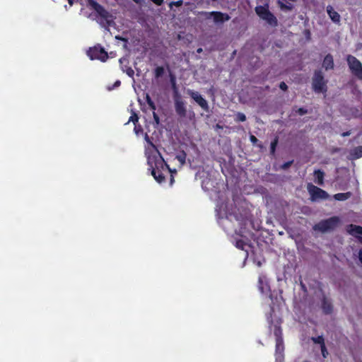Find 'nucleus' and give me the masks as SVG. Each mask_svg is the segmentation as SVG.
Returning a JSON list of instances; mask_svg holds the SVG:
<instances>
[{"label": "nucleus", "instance_id": "obj_1", "mask_svg": "<svg viewBox=\"0 0 362 362\" xmlns=\"http://www.w3.org/2000/svg\"><path fill=\"white\" fill-rule=\"evenodd\" d=\"M92 9L95 11V20L104 28L115 24L113 16L104 7L92 0Z\"/></svg>", "mask_w": 362, "mask_h": 362}, {"label": "nucleus", "instance_id": "obj_2", "mask_svg": "<svg viewBox=\"0 0 362 362\" xmlns=\"http://www.w3.org/2000/svg\"><path fill=\"white\" fill-rule=\"evenodd\" d=\"M339 218L333 216L326 220H322L313 226V230H318L322 233L333 230L338 225Z\"/></svg>", "mask_w": 362, "mask_h": 362}, {"label": "nucleus", "instance_id": "obj_3", "mask_svg": "<svg viewBox=\"0 0 362 362\" xmlns=\"http://www.w3.org/2000/svg\"><path fill=\"white\" fill-rule=\"evenodd\" d=\"M256 13L259 16L260 18L265 21L268 24L272 26H276L277 25L276 18L269 11L268 4L264 6H257L255 8Z\"/></svg>", "mask_w": 362, "mask_h": 362}, {"label": "nucleus", "instance_id": "obj_4", "mask_svg": "<svg viewBox=\"0 0 362 362\" xmlns=\"http://www.w3.org/2000/svg\"><path fill=\"white\" fill-rule=\"evenodd\" d=\"M346 61L351 74L359 80H362L361 62L356 57L351 54L346 57Z\"/></svg>", "mask_w": 362, "mask_h": 362}, {"label": "nucleus", "instance_id": "obj_5", "mask_svg": "<svg viewBox=\"0 0 362 362\" xmlns=\"http://www.w3.org/2000/svg\"><path fill=\"white\" fill-rule=\"evenodd\" d=\"M313 88L316 93H324L327 91L326 81L324 79L321 71H315L313 78Z\"/></svg>", "mask_w": 362, "mask_h": 362}, {"label": "nucleus", "instance_id": "obj_6", "mask_svg": "<svg viewBox=\"0 0 362 362\" xmlns=\"http://www.w3.org/2000/svg\"><path fill=\"white\" fill-rule=\"evenodd\" d=\"M307 189L311 196L312 200L313 201L317 199H326L329 197V194L325 190L313 185V184H308Z\"/></svg>", "mask_w": 362, "mask_h": 362}, {"label": "nucleus", "instance_id": "obj_7", "mask_svg": "<svg viewBox=\"0 0 362 362\" xmlns=\"http://www.w3.org/2000/svg\"><path fill=\"white\" fill-rule=\"evenodd\" d=\"M187 93L204 111H209L208 102L199 92L188 89Z\"/></svg>", "mask_w": 362, "mask_h": 362}, {"label": "nucleus", "instance_id": "obj_8", "mask_svg": "<svg viewBox=\"0 0 362 362\" xmlns=\"http://www.w3.org/2000/svg\"><path fill=\"white\" fill-rule=\"evenodd\" d=\"M174 107L176 114L180 119H184L187 117L186 103L182 98L177 96V99L174 101Z\"/></svg>", "mask_w": 362, "mask_h": 362}, {"label": "nucleus", "instance_id": "obj_9", "mask_svg": "<svg viewBox=\"0 0 362 362\" xmlns=\"http://www.w3.org/2000/svg\"><path fill=\"white\" fill-rule=\"evenodd\" d=\"M108 58L107 52L100 45H95L92 47V59H97L102 62H105Z\"/></svg>", "mask_w": 362, "mask_h": 362}, {"label": "nucleus", "instance_id": "obj_10", "mask_svg": "<svg viewBox=\"0 0 362 362\" xmlns=\"http://www.w3.org/2000/svg\"><path fill=\"white\" fill-rule=\"evenodd\" d=\"M347 230L349 234L358 238L360 240V241L362 243V227L361 226H356L354 224H350L348 226Z\"/></svg>", "mask_w": 362, "mask_h": 362}, {"label": "nucleus", "instance_id": "obj_11", "mask_svg": "<svg viewBox=\"0 0 362 362\" xmlns=\"http://www.w3.org/2000/svg\"><path fill=\"white\" fill-rule=\"evenodd\" d=\"M83 1L79 16L82 18H89L90 17V0H83Z\"/></svg>", "mask_w": 362, "mask_h": 362}, {"label": "nucleus", "instance_id": "obj_12", "mask_svg": "<svg viewBox=\"0 0 362 362\" xmlns=\"http://www.w3.org/2000/svg\"><path fill=\"white\" fill-rule=\"evenodd\" d=\"M213 18L214 22L216 24L223 23L230 19V16L227 13L220 11H216Z\"/></svg>", "mask_w": 362, "mask_h": 362}, {"label": "nucleus", "instance_id": "obj_13", "mask_svg": "<svg viewBox=\"0 0 362 362\" xmlns=\"http://www.w3.org/2000/svg\"><path fill=\"white\" fill-rule=\"evenodd\" d=\"M148 163L149 164V165L151 166V168H152V170H151V175L153 176V177L155 178V180L158 182L159 183L163 182L165 180V176L158 170H156L153 165H152V160H151V158H149L148 159Z\"/></svg>", "mask_w": 362, "mask_h": 362}, {"label": "nucleus", "instance_id": "obj_14", "mask_svg": "<svg viewBox=\"0 0 362 362\" xmlns=\"http://www.w3.org/2000/svg\"><path fill=\"white\" fill-rule=\"evenodd\" d=\"M327 12L334 23H339L340 22V15L334 10L332 6H327Z\"/></svg>", "mask_w": 362, "mask_h": 362}, {"label": "nucleus", "instance_id": "obj_15", "mask_svg": "<svg viewBox=\"0 0 362 362\" xmlns=\"http://www.w3.org/2000/svg\"><path fill=\"white\" fill-rule=\"evenodd\" d=\"M351 159L355 160L362 157V146L351 149L349 152Z\"/></svg>", "mask_w": 362, "mask_h": 362}, {"label": "nucleus", "instance_id": "obj_16", "mask_svg": "<svg viewBox=\"0 0 362 362\" xmlns=\"http://www.w3.org/2000/svg\"><path fill=\"white\" fill-rule=\"evenodd\" d=\"M323 67L326 69H332L334 68V60L331 54H327L325 57L322 63Z\"/></svg>", "mask_w": 362, "mask_h": 362}, {"label": "nucleus", "instance_id": "obj_17", "mask_svg": "<svg viewBox=\"0 0 362 362\" xmlns=\"http://www.w3.org/2000/svg\"><path fill=\"white\" fill-rule=\"evenodd\" d=\"M314 175L315 177V182L319 185H322L324 183V182H323L324 175H325L324 172H322L320 170H316L314 171Z\"/></svg>", "mask_w": 362, "mask_h": 362}, {"label": "nucleus", "instance_id": "obj_18", "mask_svg": "<svg viewBox=\"0 0 362 362\" xmlns=\"http://www.w3.org/2000/svg\"><path fill=\"white\" fill-rule=\"evenodd\" d=\"M322 310L325 313L329 314L332 312V305L327 299L324 298L322 300Z\"/></svg>", "mask_w": 362, "mask_h": 362}, {"label": "nucleus", "instance_id": "obj_19", "mask_svg": "<svg viewBox=\"0 0 362 362\" xmlns=\"http://www.w3.org/2000/svg\"><path fill=\"white\" fill-rule=\"evenodd\" d=\"M351 196V192H346V193H338L336 194L334 197L336 200L338 201H344L348 199Z\"/></svg>", "mask_w": 362, "mask_h": 362}, {"label": "nucleus", "instance_id": "obj_20", "mask_svg": "<svg viewBox=\"0 0 362 362\" xmlns=\"http://www.w3.org/2000/svg\"><path fill=\"white\" fill-rule=\"evenodd\" d=\"M186 157L187 154L182 151L176 155L175 158L180 163L181 166H182L185 164Z\"/></svg>", "mask_w": 362, "mask_h": 362}, {"label": "nucleus", "instance_id": "obj_21", "mask_svg": "<svg viewBox=\"0 0 362 362\" xmlns=\"http://www.w3.org/2000/svg\"><path fill=\"white\" fill-rule=\"evenodd\" d=\"M265 280L266 279L264 276H259V288L262 293H264L265 289L267 288V284L265 282Z\"/></svg>", "mask_w": 362, "mask_h": 362}, {"label": "nucleus", "instance_id": "obj_22", "mask_svg": "<svg viewBox=\"0 0 362 362\" xmlns=\"http://www.w3.org/2000/svg\"><path fill=\"white\" fill-rule=\"evenodd\" d=\"M276 351L277 353H281L284 349L282 338H278L277 339H276Z\"/></svg>", "mask_w": 362, "mask_h": 362}, {"label": "nucleus", "instance_id": "obj_23", "mask_svg": "<svg viewBox=\"0 0 362 362\" xmlns=\"http://www.w3.org/2000/svg\"><path fill=\"white\" fill-rule=\"evenodd\" d=\"M235 120L236 122H245L246 120V116L243 112H237L235 114Z\"/></svg>", "mask_w": 362, "mask_h": 362}, {"label": "nucleus", "instance_id": "obj_24", "mask_svg": "<svg viewBox=\"0 0 362 362\" xmlns=\"http://www.w3.org/2000/svg\"><path fill=\"white\" fill-rule=\"evenodd\" d=\"M311 339L315 344H320V346H322V344H325V341L322 336H319L317 337H312Z\"/></svg>", "mask_w": 362, "mask_h": 362}, {"label": "nucleus", "instance_id": "obj_25", "mask_svg": "<svg viewBox=\"0 0 362 362\" xmlns=\"http://www.w3.org/2000/svg\"><path fill=\"white\" fill-rule=\"evenodd\" d=\"M163 74H164V69H163V67L158 66L155 69V76H156V78H159V77L162 76Z\"/></svg>", "mask_w": 362, "mask_h": 362}, {"label": "nucleus", "instance_id": "obj_26", "mask_svg": "<svg viewBox=\"0 0 362 362\" xmlns=\"http://www.w3.org/2000/svg\"><path fill=\"white\" fill-rule=\"evenodd\" d=\"M279 4L280 8L282 10H288V11H290V10L292 9V5L291 4H289L288 5H286V4H284L282 1H279Z\"/></svg>", "mask_w": 362, "mask_h": 362}, {"label": "nucleus", "instance_id": "obj_27", "mask_svg": "<svg viewBox=\"0 0 362 362\" xmlns=\"http://www.w3.org/2000/svg\"><path fill=\"white\" fill-rule=\"evenodd\" d=\"M146 102H147L148 105L150 106V107L153 110H156V105H155L154 103L152 101V100L151 99V98H150V96L148 95H146Z\"/></svg>", "mask_w": 362, "mask_h": 362}, {"label": "nucleus", "instance_id": "obj_28", "mask_svg": "<svg viewBox=\"0 0 362 362\" xmlns=\"http://www.w3.org/2000/svg\"><path fill=\"white\" fill-rule=\"evenodd\" d=\"M173 90H174L173 100L175 101V100H177V96H179L180 98H182V96L180 94V93L178 92V90H177V88L175 86V83H173Z\"/></svg>", "mask_w": 362, "mask_h": 362}, {"label": "nucleus", "instance_id": "obj_29", "mask_svg": "<svg viewBox=\"0 0 362 362\" xmlns=\"http://www.w3.org/2000/svg\"><path fill=\"white\" fill-rule=\"evenodd\" d=\"M216 13V11H211V12L203 11L201 13V14L204 16L205 18L209 19L211 18H214V14H213V13Z\"/></svg>", "mask_w": 362, "mask_h": 362}, {"label": "nucleus", "instance_id": "obj_30", "mask_svg": "<svg viewBox=\"0 0 362 362\" xmlns=\"http://www.w3.org/2000/svg\"><path fill=\"white\" fill-rule=\"evenodd\" d=\"M278 143V139L276 138L272 143H271V153L274 154L275 152V149Z\"/></svg>", "mask_w": 362, "mask_h": 362}, {"label": "nucleus", "instance_id": "obj_31", "mask_svg": "<svg viewBox=\"0 0 362 362\" xmlns=\"http://www.w3.org/2000/svg\"><path fill=\"white\" fill-rule=\"evenodd\" d=\"M164 163V160L161 156H160L158 158L155 159V165L156 168H158L159 165H163Z\"/></svg>", "mask_w": 362, "mask_h": 362}, {"label": "nucleus", "instance_id": "obj_32", "mask_svg": "<svg viewBox=\"0 0 362 362\" xmlns=\"http://www.w3.org/2000/svg\"><path fill=\"white\" fill-rule=\"evenodd\" d=\"M274 334H275V336L276 337V339L278 338H281V331L280 328L279 327H277V326H276L275 328H274Z\"/></svg>", "mask_w": 362, "mask_h": 362}, {"label": "nucleus", "instance_id": "obj_33", "mask_svg": "<svg viewBox=\"0 0 362 362\" xmlns=\"http://www.w3.org/2000/svg\"><path fill=\"white\" fill-rule=\"evenodd\" d=\"M320 347H321V352H322V356L324 358H326L328 355V351L327 350L325 344H322V346H321Z\"/></svg>", "mask_w": 362, "mask_h": 362}, {"label": "nucleus", "instance_id": "obj_34", "mask_svg": "<svg viewBox=\"0 0 362 362\" xmlns=\"http://www.w3.org/2000/svg\"><path fill=\"white\" fill-rule=\"evenodd\" d=\"M139 117L136 113H133L130 117L129 122H132L134 124L138 122Z\"/></svg>", "mask_w": 362, "mask_h": 362}, {"label": "nucleus", "instance_id": "obj_35", "mask_svg": "<svg viewBox=\"0 0 362 362\" xmlns=\"http://www.w3.org/2000/svg\"><path fill=\"white\" fill-rule=\"evenodd\" d=\"M292 163H293V160H291V161L286 162V163H284V164L281 166V169H283V170H286L287 168H288L291 165V164H292Z\"/></svg>", "mask_w": 362, "mask_h": 362}, {"label": "nucleus", "instance_id": "obj_36", "mask_svg": "<svg viewBox=\"0 0 362 362\" xmlns=\"http://www.w3.org/2000/svg\"><path fill=\"white\" fill-rule=\"evenodd\" d=\"M67 1L70 6H72L74 4V2L79 3L81 5L83 4V0H67Z\"/></svg>", "mask_w": 362, "mask_h": 362}, {"label": "nucleus", "instance_id": "obj_37", "mask_svg": "<svg viewBox=\"0 0 362 362\" xmlns=\"http://www.w3.org/2000/svg\"><path fill=\"white\" fill-rule=\"evenodd\" d=\"M153 119L156 124V125H158L160 123V119L158 115L153 111Z\"/></svg>", "mask_w": 362, "mask_h": 362}, {"label": "nucleus", "instance_id": "obj_38", "mask_svg": "<svg viewBox=\"0 0 362 362\" xmlns=\"http://www.w3.org/2000/svg\"><path fill=\"white\" fill-rule=\"evenodd\" d=\"M297 112L300 115H303L308 112V110L303 107H300L298 109Z\"/></svg>", "mask_w": 362, "mask_h": 362}, {"label": "nucleus", "instance_id": "obj_39", "mask_svg": "<svg viewBox=\"0 0 362 362\" xmlns=\"http://www.w3.org/2000/svg\"><path fill=\"white\" fill-rule=\"evenodd\" d=\"M279 88L282 90H286L288 89V86L287 85L284 83V82H281L280 84H279Z\"/></svg>", "mask_w": 362, "mask_h": 362}, {"label": "nucleus", "instance_id": "obj_40", "mask_svg": "<svg viewBox=\"0 0 362 362\" xmlns=\"http://www.w3.org/2000/svg\"><path fill=\"white\" fill-rule=\"evenodd\" d=\"M244 243L242 240H238L236 242V247L243 250Z\"/></svg>", "mask_w": 362, "mask_h": 362}, {"label": "nucleus", "instance_id": "obj_41", "mask_svg": "<svg viewBox=\"0 0 362 362\" xmlns=\"http://www.w3.org/2000/svg\"><path fill=\"white\" fill-rule=\"evenodd\" d=\"M250 140L253 144H255L258 141V139L254 135H250Z\"/></svg>", "mask_w": 362, "mask_h": 362}, {"label": "nucleus", "instance_id": "obj_42", "mask_svg": "<svg viewBox=\"0 0 362 362\" xmlns=\"http://www.w3.org/2000/svg\"><path fill=\"white\" fill-rule=\"evenodd\" d=\"M127 75H129V76L132 77L134 74V70L132 69V68H129L127 70Z\"/></svg>", "mask_w": 362, "mask_h": 362}, {"label": "nucleus", "instance_id": "obj_43", "mask_svg": "<svg viewBox=\"0 0 362 362\" xmlns=\"http://www.w3.org/2000/svg\"><path fill=\"white\" fill-rule=\"evenodd\" d=\"M141 131H142V128L141 126H139V127L135 126L134 132H135L136 134H139V132H141Z\"/></svg>", "mask_w": 362, "mask_h": 362}, {"label": "nucleus", "instance_id": "obj_44", "mask_svg": "<svg viewBox=\"0 0 362 362\" xmlns=\"http://www.w3.org/2000/svg\"><path fill=\"white\" fill-rule=\"evenodd\" d=\"M173 4L175 5L176 6H180L182 4V1L180 0L175 2H172L170 4V6H172Z\"/></svg>", "mask_w": 362, "mask_h": 362}, {"label": "nucleus", "instance_id": "obj_45", "mask_svg": "<svg viewBox=\"0 0 362 362\" xmlns=\"http://www.w3.org/2000/svg\"><path fill=\"white\" fill-rule=\"evenodd\" d=\"M153 2H154L156 5L160 6L163 3V0H151Z\"/></svg>", "mask_w": 362, "mask_h": 362}, {"label": "nucleus", "instance_id": "obj_46", "mask_svg": "<svg viewBox=\"0 0 362 362\" xmlns=\"http://www.w3.org/2000/svg\"><path fill=\"white\" fill-rule=\"evenodd\" d=\"M145 140H146L148 143H149L152 146L155 147V146L153 144V143H151V142L150 141V140H149V137H148V134H146V135H145Z\"/></svg>", "mask_w": 362, "mask_h": 362}, {"label": "nucleus", "instance_id": "obj_47", "mask_svg": "<svg viewBox=\"0 0 362 362\" xmlns=\"http://www.w3.org/2000/svg\"><path fill=\"white\" fill-rule=\"evenodd\" d=\"M86 53L87 56L90 59V47L86 49Z\"/></svg>", "mask_w": 362, "mask_h": 362}, {"label": "nucleus", "instance_id": "obj_48", "mask_svg": "<svg viewBox=\"0 0 362 362\" xmlns=\"http://www.w3.org/2000/svg\"><path fill=\"white\" fill-rule=\"evenodd\" d=\"M358 258L361 262L362 263V248L358 252Z\"/></svg>", "mask_w": 362, "mask_h": 362}, {"label": "nucleus", "instance_id": "obj_49", "mask_svg": "<svg viewBox=\"0 0 362 362\" xmlns=\"http://www.w3.org/2000/svg\"><path fill=\"white\" fill-rule=\"evenodd\" d=\"M351 134V132H345L344 133L341 134V136L343 137H345V136H348Z\"/></svg>", "mask_w": 362, "mask_h": 362}, {"label": "nucleus", "instance_id": "obj_50", "mask_svg": "<svg viewBox=\"0 0 362 362\" xmlns=\"http://www.w3.org/2000/svg\"><path fill=\"white\" fill-rule=\"evenodd\" d=\"M115 38L117 39V40H120L124 41L125 42H127V40L125 38H123V37H119V36H116Z\"/></svg>", "mask_w": 362, "mask_h": 362}, {"label": "nucleus", "instance_id": "obj_51", "mask_svg": "<svg viewBox=\"0 0 362 362\" xmlns=\"http://www.w3.org/2000/svg\"><path fill=\"white\" fill-rule=\"evenodd\" d=\"M120 85V81H117L115 84H114V86L115 87H117Z\"/></svg>", "mask_w": 362, "mask_h": 362}, {"label": "nucleus", "instance_id": "obj_52", "mask_svg": "<svg viewBox=\"0 0 362 362\" xmlns=\"http://www.w3.org/2000/svg\"><path fill=\"white\" fill-rule=\"evenodd\" d=\"M197 53H201V52H202V48H199V49H197Z\"/></svg>", "mask_w": 362, "mask_h": 362}, {"label": "nucleus", "instance_id": "obj_53", "mask_svg": "<svg viewBox=\"0 0 362 362\" xmlns=\"http://www.w3.org/2000/svg\"><path fill=\"white\" fill-rule=\"evenodd\" d=\"M134 1H136V2H138V0H134Z\"/></svg>", "mask_w": 362, "mask_h": 362}, {"label": "nucleus", "instance_id": "obj_54", "mask_svg": "<svg viewBox=\"0 0 362 362\" xmlns=\"http://www.w3.org/2000/svg\"><path fill=\"white\" fill-rule=\"evenodd\" d=\"M134 1H136V2H138V0H134Z\"/></svg>", "mask_w": 362, "mask_h": 362}]
</instances>
